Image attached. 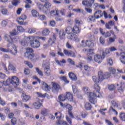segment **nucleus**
Instances as JSON below:
<instances>
[{
  "label": "nucleus",
  "instance_id": "24",
  "mask_svg": "<svg viewBox=\"0 0 125 125\" xmlns=\"http://www.w3.org/2000/svg\"><path fill=\"white\" fill-rule=\"evenodd\" d=\"M32 105L35 109H40V108H41V106H42V104L40 103V101L34 103Z\"/></svg>",
  "mask_w": 125,
  "mask_h": 125
},
{
  "label": "nucleus",
  "instance_id": "42",
  "mask_svg": "<svg viewBox=\"0 0 125 125\" xmlns=\"http://www.w3.org/2000/svg\"><path fill=\"white\" fill-rule=\"evenodd\" d=\"M93 53H89L87 54V60H88V61H92V56H93Z\"/></svg>",
  "mask_w": 125,
  "mask_h": 125
},
{
  "label": "nucleus",
  "instance_id": "14",
  "mask_svg": "<svg viewBox=\"0 0 125 125\" xmlns=\"http://www.w3.org/2000/svg\"><path fill=\"white\" fill-rule=\"evenodd\" d=\"M37 5L38 6V8H39L40 10L42 11L43 13H45V14H47L48 13V9H45L44 5L43 6L42 4H41L40 3H37Z\"/></svg>",
  "mask_w": 125,
  "mask_h": 125
},
{
  "label": "nucleus",
  "instance_id": "20",
  "mask_svg": "<svg viewBox=\"0 0 125 125\" xmlns=\"http://www.w3.org/2000/svg\"><path fill=\"white\" fill-rule=\"evenodd\" d=\"M55 62L59 66H60L61 67H62V66H64V64H66V60L64 59L61 61L55 59Z\"/></svg>",
  "mask_w": 125,
  "mask_h": 125
},
{
  "label": "nucleus",
  "instance_id": "39",
  "mask_svg": "<svg viewBox=\"0 0 125 125\" xmlns=\"http://www.w3.org/2000/svg\"><path fill=\"white\" fill-rule=\"evenodd\" d=\"M112 36V37L109 38V41L110 42H114L115 40H116V39H117V37H116V35H115L114 33Z\"/></svg>",
  "mask_w": 125,
  "mask_h": 125
},
{
  "label": "nucleus",
  "instance_id": "44",
  "mask_svg": "<svg viewBox=\"0 0 125 125\" xmlns=\"http://www.w3.org/2000/svg\"><path fill=\"white\" fill-rule=\"evenodd\" d=\"M65 32L63 31H61L60 32L59 37L60 38L61 40H63L64 38H65Z\"/></svg>",
  "mask_w": 125,
  "mask_h": 125
},
{
  "label": "nucleus",
  "instance_id": "10",
  "mask_svg": "<svg viewBox=\"0 0 125 125\" xmlns=\"http://www.w3.org/2000/svg\"><path fill=\"white\" fill-rule=\"evenodd\" d=\"M9 52L11 54H13V55H16L17 54V47L15 44H11L9 48Z\"/></svg>",
  "mask_w": 125,
  "mask_h": 125
},
{
  "label": "nucleus",
  "instance_id": "51",
  "mask_svg": "<svg viewBox=\"0 0 125 125\" xmlns=\"http://www.w3.org/2000/svg\"><path fill=\"white\" fill-rule=\"evenodd\" d=\"M72 27H67L65 29V32L66 34H68V35H70L71 34V32H72Z\"/></svg>",
  "mask_w": 125,
  "mask_h": 125
},
{
  "label": "nucleus",
  "instance_id": "55",
  "mask_svg": "<svg viewBox=\"0 0 125 125\" xmlns=\"http://www.w3.org/2000/svg\"><path fill=\"white\" fill-rule=\"evenodd\" d=\"M45 7V9H47V8H49V7H51V4L48 2H46L44 5Z\"/></svg>",
  "mask_w": 125,
  "mask_h": 125
},
{
  "label": "nucleus",
  "instance_id": "5",
  "mask_svg": "<svg viewBox=\"0 0 125 125\" xmlns=\"http://www.w3.org/2000/svg\"><path fill=\"white\" fill-rule=\"evenodd\" d=\"M26 19L27 16L25 14H22L20 17L17 19V21L20 25H23V26H25V25H27V22H24V20H26Z\"/></svg>",
  "mask_w": 125,
  "mask_h": 125
},
{
  "label": "nucleus",
  "instance_id": "60",
  "mask_svg": "<svg viewBox=\"0 0 125 125\" xmlns=\"http://www.w3.org/2000/svg\"><path fill=\"white\" fill-rule=\"evenodd\" d=\"M70 52H71V51H69L66 49H64L63 50V53L66 56L70 57Z\"/></svg>",
  "mask_w": 125,
  "mask_h": 125
},
{
  "label": "nucleus",
  "instance_id": "13",
  "mask_svg": "<svg viewBox=\"0 0 125 125\" xmlns=\"http://www.w3.org/2000/svg\"><path fill=\"white\" fill-rule=\"evenodd\" d=\"M67 38L70 40L74 41V42H80V39L78 38V37L77 36V35L74 34L70 33L69 34H68Z\"/></svg>",
  "mask_w": 125,
  "mask_h": 125
},
{
  "label": "nucleus",
  "instance_id": "18",
  "mask_svg": "<svg viewBox=\"0 0 125 125\" xmlns=\"http://www.w3.org/2000/svg\"><path fill=\"white\" fill-rule=\"evenodd\" d=\"M49 14L51 17H54V16H57V15H59V11L57 9H55L54 10H51L49 12Z\"/></svg>",
  "mask_w": 125,
  "mask_h": 125
},
{
  "label": "nucleus",
  "instance_id": "26",
  "mask_svg": "<svg viewBox=\"0 0 125 125\" xmlns=\"http://www.w3.org/2000/svg\"><path fill=\"white\" fill-rule=\"evenodd\" d=\"M98 76H99V80L100 82H102L103 80H105V78L104 77V73H103V72L102 71H100L98 73Z\"/></svg>",
  "mask_w": 125,
  "mask_h": 125
},
{
  "label": "nucleus",
  "instance_id": "63",
  "mask_svg": "<svg viewBox=\"0 0 125 125\" xmlns=\"http://www.w3.org/2000/svg\"><path fill=\"white\" fill-rule=\"evenodd\" d=\"M23 87L24 88H26V89H32L33 88V87L30 84L24 85Z\"/></svg>",
  "mask_w": 125,
  "mask_h": 125
},
{
  "label": "nucleus",
  "instance_id": "36",
  "mask_svg": "<svg viewBox=\"0 0 125 125\" xmlns=\"http://www.w3.org/2000/svg\"><path fill=\"white\" fill-rule=\"evenodd\" d=\"M49 33H50V31H49V29L47 28H45L42 31V35L43 36H48V35H49Z\"/></svg>",
  "mask_w": 125,
  "mask_h": 125
},
{
  "label": "nucleus",
  "instance_id": "22",
  "mask_svg": "<svg viewBox=\"0 0 125 125\" xmlns=\"http://www.w3.org/2000/svg\"><path fill=\"white\" fill-rule=\"evenodd\" d=\"M22 101H23V102H27V101H29V100H31V96L25 93H23L22 94Z\"/></svg>",
  "mask_w": 125,
  "mask_h": 125
},
{
  "label": "nucleus",
  "instance_id": "2",
  "mask_svg": "<svg viewBox=\"0 0 125 125\" xmlns=\"http://www.w3.org/2000/svg\"><path fill=\"white\" fill-rule=\"evenodd\" d=\"M5 40L8 42V46L9 47L11 44L17 42L18 41H20V38L18 36H10L8 35H6L4 37Z\"/></svg>",
  "mask_w": 125,
  "mask_h": 125
},
{
  "label": "nucleus",
  "instance_id": "64",
  "mask_svg": "<svg viewBox=\"0 0 125 125\" xmlns=\"http://www.w3.org/2000/svg\"><path fill=\"white\" fill-rule=\"evenodd\" d=\"M8 22L7 20H3L1 22V25L3 27H5L7 25V23Z\"/></svg>",
  "mask_w": 125,
  "mask_h": 125
},
{
  "label": "nucleus",
  "instance_id": "3",
  "mask_svg": "<svg viewBox=\"0 0 125 125\" xmlns=\"http://www.w3.org/2000/svg\"><path fill=\"white\" fill-rule=\"evenodd\" d=\"M30 46L33 48H39L41 46V42L38 40L36 36H30Z\"/></svg>",
  "mask_w": 125,
  "mask_h": 125
},
{
  "label": "nucleus",
  "instance_id": "17",
  "mask_svg": "<svg viewBox=\"0 0 125 125\" xmlns=\"http://www.w3.org/2000/svg\"><path fill=\"white\" fill-rule=\"evenodd\" d=\"M42 87L45 91H49L51 89L50 86L48 85L46 83L42 82Z\"/></svg>",
  "mask_w": 125,
  "mask_h": 125
},
{
  "label": "nucleus",
  "instance_id": "6",
  "mask_svg": "<svg viewBox=\"0 0 125 125\" xmlns=\"http://www.w3.org/2000/svg\"><path fill=\"white\" fill-rule=\"evenodd\" d=\"M81 45L83 47H93L94 44L91 41L86 40L84 41L83 40L81 42Z\"/></svg>",
  "mask_w": 125,
  "mask_h": 125
},
{
  "label": "nucleus",
  "instance_id": "38",
  "mask_svg": "<svg viewBox=\"0 0 125 125\" xmlns=\"http://www.w3.org/2000/svg\"><path fill=\"white\" fill-rule=\"evenodd\" d=\"M48 110L46 108H43L41 111V114L43 115V116H47V114H48Z\"/></svg>",
  "mask_w": 125,
  "mask_h": 125
},
{
  "label": "nucleus",
  "instance_id": "19",
  "mask_svg": "<svg viewBox=\"0 0 125 125\" xmlns=\"http://www.w3.org/2000/svg\"><path fill=\"white\" fill-rule=\"evenodd\" d=\"M66 99L68 100V101L72 102L73 101L74 98L73 97V94L70 92H66L65 95Z\"/></svg>",
  "mask_w": 125,
  "mask_h": 125
},
{
  "label": "nucleus",
  "instance_id": "52",
  "mask_svg": "<svg viewBox=\"0 0 125 125\" xmlns=\"http://www.w3.org/2000/svg\"><path fill=\"white\" fill-rule=\"evenodd\" d=\"M55 19L58 22H61V21H63V20H64V19L62 18V17L58 15L57 16Z\"/></svg>",
  "mask_w": 125,
  "mask_h": 125
},
{
  "label": "nucleus",
  "instance_id": "7",
  "mask_svg": "<svg viewBox=\"0 0 125 125\" xmlns=\"http://www.w3.org/2000/svg\"><path fill=\"white\" fill-rule=\"evenodd\" d=\"M111 104L112 106L110 107L109 112L112 111L116 115H118V112L116 111V109H114V108H118L119 107V104L115 101H112ZM113 107H114V108H113Z\"/></svg>",
  "mask_w": 125,
  "mask_h": 125
},
{
  "label": "nucleus",
  "instance_id": "34",
  "mask_svg": "<svg viewBox=\"0 0 125 125\" xmlns=\"http://www.w3.org/2000/svg\"><path fill=\"white\" fill-rule=\"evenodd\" d=\"M96 19V18L95 17V16L90 15L88 17L87 20L88 21H89V22H91V23H92L95 21Z\"/></svg>",
  "mask_w": 125,
  "mask_h": 125
},
{
  "label": "nucleus",
  "instance_id": "33",
  "mask_svg": "<svg viewBox=\"0 0 125 125\" xmlns=\"http://www.w3.org/2000/svg\"><path fill=\"white\" fill-rule=\"evenodd\" d=\"M24 56L26 58H28V59H33V58H34V55L28 53V52H26L24 53Z\"/></svg>",
  "mask_w": 125,
  "mask_h": 125
},
{
  "label": "nucleus",
  "instance_id": "25",
  "mask_svg": "<svg viewBox=\"0 0 125 125\" xmlns=\"http://www.w3.org/2000/svg\"><path fill=\"white\" fill-rule=\"evenodd\" d=\"M72 32H73L74 34H80V33H81V30H80L79 26L75 25L72 29Z\"/></svg>",
  "mask_w": 125,
  "mask_h": 125
},
{
  "label": "nucleus",
  "instance_id": "61",
  "mask_svg": "<svg viewBox=\"0 0 125 125\" xmlns=\"http://www.w3.org/2000/svg\"><path fill=\"white\" fill-rule=\"evenodd\" d=\"M0 118L1 120V121H5V119H6V117L3 114L0 113Z\"/></svg>",
  "mask_w": 125,
  "mask_h": 125
},
{
  "label": "nucleus",
  "instance_id": "9",
  "mask_svg": "<svg viewBox=\"0 0 125 125\" xmlns=\"http://www.w3.org/2000/svg\"><path fill=\"white\" fill-rule=\"evenodd\" d=\"M31 36L29 37H25L24 39L21 42V44L22 45V46H28V44H29V42H30Z\"/></svg>",
  "mask_w": 125,
  "mask_h": 125
},
{
  "label": "nucleus",
  "instance_id": "49",
  "mask_svg": "<svg viewBox=\"0 0 125 125\" xmlns=\"http://www.w3.org/2000/svg\"><path fill=\"white\" fill-rule=\"evenodd\" d=\"M108 71L111 74H112V75H115V74H116V69L113 67H109L108 68Z\"/></svg>",
  "mask_w": 125,
  "mask_h": 125
},
{
  "label": "nucleus",
  "instance_id": "45",
  "mask_svg": "<svg viewBox=\"0 0 125 125\" xmlns=\"http://www.w3.org/2000/svg\"><path fill=\"white\" fill-rule=\"evenodd\" d=\"M119 117L121 121H123V122H125V113H120Z\"/></svg>",
  "mask_w": 125,
  "mask_h": 125
},
{
  "label": "nucleus",
  "instance_id": "62",
  "mask_svg": "<svg viewBox=\"0 0 125 125\" xmlns=\"http://www.w3.org/2000/svg\"><path fill=\"white\" fill-rule=\"evenodd\" d=\"M36 32V28H29L28 30V33L29 34H33V33H35Z\"/></svg>",
  "mask_w": 125,
  "mask_h": 125
},
{
  "label": "nucleus",
  "instance_id": "27",
  "mask_svg": "<svg viewBox=\"0 0 125 125\" xmlns=\"http://www.w3.org/2000/svg\"><path fill=\"white\" fill-rule=\"evenodd\" d=\"M68 75L71 81H77L78 80L76 75L72 72L69 73Z\"/></svg>",
  "mask_w": 125,
  "mask_h": 125
},
{
  "label": "nucleus",
  "instance_id": "21",
  "mask_svg": "<svg viewBox=\"0 0 125 125\" xmlns=\"http://www.w3.org/2000/svg\"><path fill=\"white\" fill-rule=\"evenodd\" d=\"M44 72L46 77H49L51 75V70L48 67H45L44 68Z\"/></svg>",
  "mask_w": 125,
  "mask_h": 125
},
{
  "label": "nucleus",
  "instance_id": "16",
  "mask_svg": "<svg viewBox=\"0 0 125 125\" xmlns=\"http://www.w3.org/2000/svg\"><path fill=\"white\" fill-rule=\"evenodd\" d=\"M94 16L96 19H99V18L103 17V12L101 10L96 11L94 14Z\"/></svg>",
  "mask_w": 125,
  "mask_h": 125
},
{
  "label": "nucleus",
  "instance_id": "32",
  "mask_svg": "<svg viewBox=\"0 0 125 125\" xmlns=\"http://www.w3.org/2000/svg\"><path fill=\"white\" fill-rule=\"evenodd\" d=\"M8 69L9 71H16V67L12 63L9 62Z\"/></svg>",
  "mask_w": 125,
  "mask_h": 125
},
{
  "label": "nucleus",
  "instance_id": "41",
  "mask_svg": "<svg viewBox=\"0 0 125 125\" xmlns=\"http://www.w3.org/2000/svg\"><path fill=\"white\" fill-rule=\"evenodd\" d=\"M58 98L60 101H65L66 100V95H61Z\"/></svg>",
  "mask_w": 125,
  "mask_h": 125
},
{
  "label": "nucleus",
  "instance_id": "30",
  "mask_svg": "<svg viewBox=\"0 0 125 125\" xmlns=\"http://www.w3.org/2000/svg\"><path fill=\"white\" fill-rule=\"evenodd\" d=\"M125 52H123V53H121V57L120 58V60L121 62V63H122V64H125Z\"/></svg>",
  "mask_w": 125,
  "mask_h": 125
},
{
  "label": "nucleus",
  "instance_id": "4",
  "mask_svg": "<svg viewBox=\"0 0 125 125\" xmlns=\"http://www.w3.org/2000/svg\"><path fill=\"white\" fill-rule=\"evenodd\" d=\"M88 97L89 98V102L92 104H95L97 102V96L96 94H94L92 92H89L88 94Z\"/></svg>",
  "mask_w": 125,
  "mask_h": 125
},
{
  "label": "nucleus",
  "instance_id": "47",
  "mask_svg": "<svg viewBox=\"0 0 125 125\" xmlns=\"http://www.w3.org/2000/svg\"><path fill=\"white\" fill-rule=\"evenodd\" d=\"M36 71L37 73H38V75H40L41 77H42L43 76V73H42V71L39 68V67H36Z\"/></svg>",
  "mask_w": 125,
  "mask_h": 125
},
{
  "label": "nucleus",
  "instance_id": "15",
  "mask_svg": "<svg viewBox=\"0 0 125 125\" xmlns=\"http://www.w3.org/2000/svg\"><path fill=\"white\" fill-rule=\"evenodd\" d=\"M56 34L53 33L51 36L50 39L48 41L49 45H52L53 43H55V42H54V41H56Z\"/></svg>",
  "mask_w": 125,
  "mask_h": 125
},
{
  "label": "nucleus",
  "instance_id": "40",
  "mask_svg": "<svg viewBox=\"0 0 125 125\" xmlns=\"http://www.w3.org/2000/svg\"><path fill=\"white\" fill-rule=\"evenodd\" d=\"M55 116L56 117L57 120H60L62 118V113L60 112L55 113Z\"/></svg>",
  "mask_w": 125,
  "mask_h": 125
},
{
  "label": "nucleus",
  "instance_id": "57",
  "mask_svg": "<svg viewBox=\"0 0 125 125\" xmlns=\"http://www.w3.org/2000/svg\"><path fill=\"white\" fill-rule=\"evenodd\" d=\"M36 94H37L38 97H41V98H44L45 97V95L46 94V93L42 94V93L40 92H37Z\"/></svg>",
  "mask_w": 125,
  "mask_h": 125
},
{
  "label": "nucleus",
  "instance_id": "56",
  "mask_svg": "<svg viewBox=\"0 0 125 125\" xmlns=\"http://www.w3.org/2000/svg\"><path fill=\"white\" fill-rule=\"evenodd\" d=\"M104 80L106 79H109V78L111 77V74L109 73V72H105L104 74Z\"/></svg>",
  "mask_w": 125,
  "mask_h": 125
},
{
  "label": "nucleus",
  "instance_id": "35",
  "mask_svg": "<svg viewBox=\"0 0 125 125\" xmlns=\"http://www.w3.org/2000/svg\"><path fill=\"white\" fill-rule=\"evenodd\" d=\"M31 14L33 17H34L35 18H37V17L39 16V12L36 10H32L31 11Z\"/></svg>",
  "mask_w": 125,
  "mask_h": 125
},
{
  "label": "nucleus",
  "instance_id": "59",
  "mask_svg": "<svg viewBox=\"0 0 125 125\" xmlns=\"http://www.w3.org/2000/svg\"><path fill=\"white\" fill-rule=\"evenodd\" d=\"M17 30L19 31V32H23L25 31V29L23 28V27L19 26L17 27Z\"/></svg>",
  "mask_w": 125,
  "mask_h": 125
},
{
  "label": "nucleus",
  "instance_id": "12",
  "mask_svg": "<svg viewBox=\"0 0 125 125\" xmlns=\"http://www.w3.org/2000/svg\"><path fill=\"white\" fill-rule=\"evenodd\" d=\"M52 85L53 92H54V93H56V92H58V90H59V89H60V85L54 82H53L52 83Z\"/></svg>",
  "mask_w": 125,
  "mask_h": 125
},
{
  "label": "nucleus",
  "instance_id": "54",
  "mask_svg": "<svg viewBox=\"0 0 125 125\" xmlns=\"http://www.w3.org/2000/svg\"><path fill=\"white\" fill-rule=\"evenodd\" d=\"M92 80L94 83H99V82H100L99 79L96 76H93Z\"/></svg>",
  "mask_w": 125,
  "mask_h": 125
},
{
  "label": "nucleus",
  "instance_id": "1",
  "mask_svg": "<svg viewBox=\"0 0 125 125\" xmlns=\"http://www.w3.org/2000/svg\"><path fill=\"white\" fill-rule=\"evenodd\" d=\"M19 79L16 76H12L11 78H9L5 82H4V85H9L12 84L14 87L17 85H19Z\"/></svg>",
  "mask_w": 125,
  "mask_h": 125
},
{
  "label": "nucleus",
  "instance_id": "23",
  "mask_svg": "<svg viewBox=\"0 0 125 125\" xmlns=\"http://www.w3.org/2000/svg\"><path fill=\"white\" fill-rule=\"evenodd\" d=\"M56 125H69L66 121L61 120V119H57V121L56 122Z\"/></svg>",
  "mask_w": 125,
  "mask_h": 125
},
{
  "label": "nucleus",
  "instance_id": "31",
  "mask_svg": "<svg viewBox=\"0 0 125 125\" xmlns=\"http://www.w3.org/2000/svg\"><path fill=\"white\" fill-rule=\"evenodd\" d=\"M0 7L1 9V12L2 14H3L4 15H6V14H7V12H8V11L7 10V9L5 8V7L1 5Z\"/></svg>",
  "mask_w": 125,
  "mask_h": 125
},
{
  "label": "nucleus",
  "instance_id": "28",
  "mask_svg": "<svg viewBox=\"0 0 125 125\" xmlns=\"http://www.w3.org/2000/svg\"><path fill=\"white\" fill-rule=\"evenodd\" d=\"M125 84L124 83H121V86L118 88V90L120 93H123L125 91Z\"/></svg>",
  "mask_w": 125,
  "mask_h": 125
},
{
  "label": "nucleus",
  "instance_id": "46",
  "mask_svg": "<svg viewBox=\"0 0 125 125\" xmlns=\"http://www.w3.org/2000/svg\"><path fill=\"white\" fill-rule=\"evenodd\" d=\"M20 3V0H13L12 1V4L14 6H16L17 5H18Z\"/></svg>",
  "mask_w": 125,
  "mask_h": 125
},
{
  "label": "nucleus",
  "instance_id": "37",
  "mask_svg": "<svg viewBox=\"0 0 125 125\" xmlns=\"http://www.w3.org/2000/svg\"><path fill=\"white\" fill-rule=\"evenodd\" d=\"M7 48H3L2 47H0V50L1 51H2V52H5L6 53H7L9 52V48L10 47V46L8 47V44H7Z\"/></svg>",
  "mask_w": 125,
  "mask_h": 125
},
{
  "label": "nucleus",
  "instance_id": "29",
  "mask_svg": "<svg viewBox=\"0 0 125 125\" xmlns=\"http://www.w3.org/2000/svg\"><path fill=\"white\" fill-rule=\"evenodd\" d=\"M112 35H114V31L110 30V32H104V34L103 36L104 38H109V37H111Z\"/></svg>",
  "mask_w": 125,
  "mask_h": 125
},
{
  "label": "nucleus",
  "instance_id": "43",
  "mask_svg": "<svg viewBox=\"0 0 125 125\" xmlns=\"http://www.w3.org/2000/svg\"><path fill=\"white\" fill-rule=\"evenodd\" d=\"M94 88L96 91L98 93H99V91H100V87L97 83H95L94 85Z\"/></svg>",
  "mask_w": 125,
  "mask_h": 125
},
{
  "label": "nucleus",
  "instance_id": "48",
  "mask_svg": "<svg viewBox=\"0 0 125 125\" xmlns=\"http://www.w3.org/2000/svg\"><path fill=\"white\" fill-rule=\"evenodd\" d=\"M85 108L86 110H91V105H90V104L89 103H86L85 104Z\"/></svg>",
  "mask_w": 125,
  "mask_h": 125
},
{
  "label": "nucleus",
  "instance_id": "58",
  "mask_svg": "<svg viewBox=\"0 0 125 125\" xmlns=\"http://www.w3.org/2000/svg\"><path fill=\"white\" fill-rule=\"evenodd\" d=\"M26 52L28 53H30V54H32L34 52V50L32 48L27 47L26 49Z\"/></svg>",
  "mask_w": 125,
  "mask_h": 125
},
{
  "label": "nucleus",
  "instance_id": "53",
  "mask_svg": "<svg viewBox=\"0 0 125 125\" xmlns=\"http://www.w3.org/2000/svg\"><path fill=\"white\" fill-rule=\"evenodd\" d=\"M73 11H75L77 13H83V10L82 9H73Z\"/></svg>",
  "mask_w": 125,
  "mask_h": 125
},
{
  "label": "nucleus",
  "instance_id": "50",
  "mask_svg": "<svg viewBox=\"0 0 125 125\" xmlns=\"http://www.w3.org/2000/svg\"><path fill=\"white\" fill-rule=\"evenodd\" d=\"M73 91L75 94H77L78 92H79V90L78 89V87H76V86L72 85Z\"/></svg>",
  "mask_w": 125,
  "mask_h": 125
},
{
  "label": "nucleus",
  "instance_id": "8",
  "mask_svg": "<svg viewBox=\"0 0 125 125\" xmlns=\"http://www.w3.org/2000/svg\"><path fill=\"white\" fill-rule=\"evenodd\" d=\"M105 58V53H103L102 56L96 54L94 56V60L97 63H101L102 62V60Z\"/></svg>",
  "mask_w": 125,
  "mask_h": 125
},
{
  "label": "nucleus",
  "instance_id": "11",
  "mask_svg": "<svg viewBox=\"0 0 125 125\" xmlns=\"http://www.w3.org/2000/svg\"><path fill=\"white\" fill-rule=\"evenodd\" d=\"M94 0H89V1H87L86 0H84L82 1V4L86 7H91V6H92V4L94 3Z\"/></svg>",
  "mask_w": 125,
  "mask_h": 125
}]
</instances>
